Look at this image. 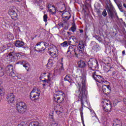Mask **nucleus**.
<instances>
[{"label":"nucleus","mask_w":126,"mask_h":126,"mask_svg":"<svg viewBox=\"0 0 126 126\" xmlns=\"http://www.w3.org/2000/svg\"><path fill=\"white\" fill-rule=\"evenodd\" d=\"M79 91L80 92V94L78 97V101L81 102V108L82 109L81 111V118L82 120V122L84 126H85L84 125V120H83V107H85L84 105V102L87 101V94L88 92L86 90V85L85 84V81L84 80L82 81V83L79 86Z\"/></svg>","instance_id":"f257e3e1"},{"label":"nucleus","mask_w":126,"mask_h":126,"mask_svg":"<svg viewBox=\"0 0 126 126\" xmlns=\"http://www.w3.org/2000/svg\"><path fill=\"white\" fill-rule=\"evenodd\" d=\"M65 94L62 92H59L58 94H55L53 95V99L57 103H63L64 101Z\"/></svg>","instance_id":"f03ea898"},{"label":"nucleus","mask_w":126,"mask_h":126,"mask_svg":"<svg viewBox=\"0 0 126 126\" xmlns=\"http://www.w3.org/2000/svg\"><path fill=\"white\" fill-rule=\"evenodd\" d=\"M17 111L19 114H24L27 110V105L24 102H19L16 104Z\"/></svg>","instance_id":"7ed1b4c3"},{"label":"nucleus","mask_w":126,"mask_h":126,"mask_svg":"<svg viewBox=\"0 0 126 126\" xmlns=\"http://www.w3.org/2000/svg\"><path fill=\"white\" fill-rule=\"evenodd\" d=\"M47 45H48V43L45 42H38L34 47L35 51L38 52V53H42L43 51H45L47 48Z\"/></svg>","instance_id":"20e7f679"},{"label":"nucleus","mask_w":126,"mask_h":126,"mask_svg":"<svg viewBox=\"0 0 126 126\" xmlns=\"http://www.w3.org/2000/svg\"><path fill=\"white\" fill-rule=\"evenodd\" d=\"M66 55L67 57H69V58H73V57H76V58H80L78 52H77V50L76 51L75 48L72 47V46L68 47Z\"/></svg>","instance_id":"39448f33"},{"label":"nucleus","mask_w":126,"mask_h":126,"mask_svg":"<svg viewBox=\"0 0 126 126\" xmlns=\"http://www.w3.org/2000/svg\"><path fill=\"white\" fill-rule=\"evenodd\" d=\"M84 44L83 41H79L77 47V53L80 58H83V53H84Z\"/></svg>","instance_id":"423d86ee"},{"label":"nucleus","mask_w":126,"mask_h":126,"mask_svg":"<svg viewBox=\"0 0 126 126\" xmlns=\"http://www.w3.org/2000/svg\"><path fill=\"white\" fill-rule=\"evenodd\" d=\"M30 96L31 100H33V98H36L34 100H38L40 97V91L36 88H33L30 93Z\"/></svg>","instance_id":"0eeeda50"},{"label":"nucleus","mask_w":126,"mask_h":126,"mask_svg":"<svg viewBox=\"0 0 126 126\" xmlns=\"http://www.w3.org/2000/svg\"><path fill=\"white\" fill-rule=\"evenodd\" d=\"M88 65L89 66V68H94L96 66H98V62L96 60H93L92 59H90L88 62Z\"/></svg>","instance_id":"6e6552de"},{"label":"nucleus","mask_w":126,"mask_h":126,"mask_svg":"<svg viewBox=\"0 0 126 126\" xmlns=\"http://www.w3.org/2000/svg\"><path fill=\"white\" fill-rule=\"evenodd\" d=\"M57 52V47L54 45H52L50 46V48L48 49V53L51 55V56H54L56 58L57 57V54L56 53Z\"/></svg>","instance_id":"1a4fd4ad"},{"label":"nucleus","mask_w":126,"mask_h":126,"mask_svg":"<svg viewBox=\"0 0 126 126\" xmlns=\"http://www.w3.org/2000/svg\"><path fill=\"white\" fill-rule=\"evenodd\" d=\"M16 64H22V65H23L24 67L26 68L27 71H28L30 68V64H29L28 62L25 61H19L16 63Z\"/></svg>","instance_id":"9d476101"},{"label":"nucleus","mask_w":126,"mask_h":126,"mask_svg":"<svg viewBox=\"0 0 126 126\" xmlns=\"http://www.w3.org/2000/svg\"><path fill=\"white\" fill-rule=\"evenodd\" d=\"M15 98L14 94H13V93L8 94L6 96V99H7V101L9 104L13 103Z\"/></svg>","instance_id":"9b49d317"},{"label":"nucleus","mask_w":126,"mask_h":126,"mask_svg":"<svg viewBox=\"0 0 126 126\" xmlns=\"http://www.w3.org/2000/svg\"><path fill=\"white\" fill-rule=\"evenodd\" d=\"M47 8L48 9V11L49 12H51L52 14H56L57 13V9L55 7V5H51V4H48L47 6Z\"/></svg>","instance_id":"f8f14e48"},{"label":"nucleus","mask_w":126,"mask_h":126,"mask_svg":"<svg viewBox=\"0 0 126 126\" xmlns=\"http://www.w3.org/2000/svg\"><path fill=\"white\" fill-rule=\"evenodd\" d=\"M108 15L110 16L111 19L114 18V13H115V9L112 7H108L107 9Z\"/></svg>","instance_id":"ddd939ff"},{"label":"nucleus","mask_w":126,"mask_h":126,"mask_svg":"<svg viewBox=\"0 0 126 126\" xmlns=\"http://www.w3.org/2000/svg\"><path fill=\"white\" fill-rule=\"evenodd\" d=\"M93 78L99 83H103L104 82V79L101 76L95 74L94 75Z\"/></svg>","instance_id":"4468645a"},{"label":"nucleus","mask_w":126,"mask_h":126,"mask_svg":"<svg viewBox=\"0 0 126 126\" xmlns=\"http://www.w3.org/2000/svg\"><path fill=\"white\" fill-rule=\"evenodd\" d=\"M24 45H25L24 42L20 40H17L15 43V46L17 48H23Z\"/></svg>","instance_id":"2eb2a0df"},{"label":"nucleus","mask_w":126,"mask_h":126,"mask_svg":"<svg viewBox=\"0 0 126 126\" xmlns=\"http://www.w3.org/2000/svg\"><path fill=\"white\" fill-rule=\"evenodd\" d=\"M24 57H25V54L24 53H23L22 52H18V53H15L14 58V59L17 58L19 60H21V59L23 58Z\"/></svg>","instance_id":"dca6fc26"},{"label":"nucleus","mask_w":126,"mask_h":126,"mask_svg":"<svg viewBox=\"0 0 126 126\" xmlns=\"http://www.w3.org/2000/svg\"><path fill=\"white\" fill-rule=\"evenodd\" d=\"M112 109V103L111 102L106 103V105L103 107V110L105 112H111V110Z\"/></svg>","instance_id":"f3484780"},{"label":"nucleus","mask_w":126,"mask_h":126,"mask_svg":"<svg viewBox=\"0 0 126 126\" xmlns=\"http://www.w3.org/2000/svg\"><path fill=\"white\" fill-rule=\"evenodd\" d=\"M78 66L83 68V67H86L87 66L86 63L83 60H80L78 62Z\"/></svg>","instance_id":"a211bd4d"},{"label":"nucleus","mask_w":126,"mask_h":126,"mask_svg":"<svg viewBox=\"0 0 126 126\" xmlns=\"http://www.w3.org/2000/svg\"><path fill=\"white\" fill-rule=\"evenodd\" d=\"M54 64V62H53V59H49L48 60V63L47 64V68H51L53 67V65Z\"/></svg>","instance_id":"6ab92c4d"},{"label":"nucleus","mask_w":126,"mask_h":126,"mask_svg":"<svg viewBox=\"0 0 126 126\" xmlns=\"http://www.w3.org/2000/svg\"><path fill=\"white\" fill-rule=\"evenodd\" d=\"M64 79L65 81H68L70 83H72L73 82V81L71 79L70 75H66Z\"/></svg>","instance_id":"aec40b11"},{"label":"nucleus","mask_w":126,"mask_h":126,"mask_svg":"<svg viewBox=\"0 0 126 126\" xmlns=\"http://www.w3.org/2000/svg\"><path fill=\"white\" fill-rule=\"evenodd\" d=\"M13 70V66L12 65H8L5 68V72H10Z\"/></svg>","instance_id":"412c9836"},{"label":"nucleus","mask_w":126,"mask_h":126,"mask_svg":"<svg viewBox=\"0 0 126 126\" xmlns=\"http://www.w3.org/2000/svg\"><path fill=\"white\" fill-rule=\"evenodd\" d=\"M6 38H7L8 40H12V39H13V34L10 32H8L6 34Z\"/></svg>","instance_id":"4be33fe9"},{"label":"nucleus","mask_w":126,"mask_h":126,"mask_svg":"<svg viewBox=\"0 0 126 126\" xmlns=\"http://www.w3.org/2000/svg\"><path fill=\"white\" fill-rule=\"evenodd\" d=\"M89 73H90V74H92V77H94V75H95L96 74V71L94 69H92V68H89Z\"/></svg>","instance_id":"5701e85b"},{"label":"nucleus","mask_w":126,"mask_h":126,"mask_svg":"<svg viewBox=\"0 0 126 126\" xmlns=\"http://www.w3.org/2000/svg\"><path fill=\"white\" fill-rule=\"evenodd\" d=\"M104 70L105 72H109V71H113V70H115V68L110 67V69H109L107 67H104Z\"/></svg>","instance_id":"b1692460"},{"label":"nucleus","mask_w":126,"mask_h":126,"mask_svg":"<svg viewBox=\"0 0 126 126\" xmlns=\"http://www.w3.org/2000/svg\"><path fill=\"white\" fill-rule=\"evenodd\" d=\"M14 13H16V11H15V9H11L8 11V14L10 15V16L11 17Z\"/></svg>","instance_id":"393cba45"},{"label":"nucleus","mask_w":126,"mask_h":126,"mask_svg":"<svg viewBox=\"0 0 126 126\" xmlns=\"http://www.w3.org/2000/svg\"><path fill=\"white\" fill-rule=\"evenodd\" d=\"M15 53L14 52H12L9 53L7 57L8 58H10V59H14V55H15Z\"/></svg>","instance_id":"a878e982"},{"label":"nucleus","mask_w":126,"mask_h":126,"mask_svg":"<svg viewBox=\"0 0 126 126\" xmlns=\"http://www.w3.org/2000/svg\"><path fill=\"white\" fill-rule=\"evenodd\" d=\"M5 93V91H4V89L2 88V87L0 86V96H3L4 95V93Z\"/></svg>","instance_id":"bb28decb"},{"label":"nucleus","mask_w":126,"mask_h":126,"mask_svg":"<svg viewBox=\"0 0 126 126\" xmlns=\"http://www.w3.org/2000/svg\"><path fill=\"white\" fill-rule=\"evenodd\" d=\"M116 124L115 126H122V123L120 120H115Z\"/></svg>","instance_id":"cd10ccee"},{"label":"nucleus","mask_w":126,"mask_h":126,"mask_svg":"<svg viewBox=\"0 0 126 126\" xmlns=\"http://www.w3.org/2000/svg\"><path fill=\"white\" fill-rule=\"evenodd\" d=\"M9 75L11 76V77H15V76H16V73L13 70L10 72Z\"/></svg>","instance_id":"c85d7f7f"},{"label":"nucleus","mask_w":126,"mask_h":126,"mask_svg":"<svg viewBox=\"0 0 126 126\" xmlns=\"http://www.w3.org/2000/svg\"><path fill=\"white\" fill-rule=\"evenodd\" d=\"M70 29L72 32H75V31H76V27L75 26V24H72V26L71 27Z\"/></svg>","instance_id":"c756f323"},{"label":"nucleus","mask_w":126,"mask_h":126,"mask_svg":"<svg viewBox=\"0 0 126 126\" xmlns=\"http://www.w3.org/2000/svg\"><path fill=\"white\" fill-rule=\"evenodd\" d=\"M4 75V70L2 67H0V77H1Z\"/></svg>","instance_id":"7c9ffc66"},{"label":"nucleus","mask_w":126,"mask_h":126,"mask_svg":"<svg viewBox=\"0 0 126 126\" xmlns=\"http://www.w3.org/2000/svg\"><path fill=\"white\" fill-rule=\"evenodd\" d=\"M12 19H13L14 20H17L18 17V15H17V13H14V14L11 17Z\"/></svg>","instance_id":"2f4dec72"},{"label":"nucleus","mask_w":126,"mask_h":126,"mask_svg":"<svg viewBox=\"0 0 126 126\" xmlns=\"http://www.w3.org/2000/svg\"><path fill=\"white\" fill-rule=\"evenodd\" d=\"M107 89H108V87H107V85H102V91H103V92H107Z\"/></svg>","instance_id":"473e14b6"},{"label":"nucleus","mask_w":126,"mask_h":126,"mask_svg":"<svg viewBox=\"0 0 126 126\" xmlns=\"http://www.w3.org/2000/svg\"><path fill=\"white\" fill-rule=\"evenodd\" d=\"M117 5L120 11H121V12H124V9H123V5H122V4H117Z\"/></svg>","instance_id":"72a5a7b5"},{"label":"nucleus","mask_w":126,"mask_h":126,"mask_svg":"<svg viewBox=\"0 0 126 126\" xmlns=\"http://www.w3.org/2000/svg\"><path fill=\"white\" fill-rule=\"evenodd\" d=\"M62 47H67V41H64L61 44Z\"/></svg>","instance_id":"f704fd0d"},{"label":"nucleus","mask_w":126,"mask_h":126,"mask_svg":"<svg viewBox=\"0 0 126 126\" xmlns=\"http://www.w3.org/2000/svg\"><path fill=\"white\" fill-rule=\"evenodd\" d=\"M102 15H103V16L104 17H106V16L107 15H108V14L107 13V11H106V10H105V9H104V10L103 11V12H102Z\"/></svg>","instance_id":"c9c22d12"},{"label":"nucleus","mask_w":126,"mask_h":126,"mask_svg":"<svg viewBox=\"0 0 126 126\" xmlns=\"http://www.w3.org/2000/svg\"><path fill=\"white\" fill-rule=\"evenodd\" d=\"M48 19V15L44 14L43 16V20L45 22H47Z\"/></svg>","instance_id":"e433bc0d"},{"label":"nucleus","mask_w":126,"mask_h":126,"mask_svg":"<svg viewBox=\"0 0 126 126\" xmlns=\"http://www.w3.org/2000/svg\"><path fill=\"white\" fill-rule=\"evenodd\" d=\"M99 49H100V46L99 45H96L94 47V50L96 52H98V51H99Z\"/></svg>","instance_id":"4c0bfd02"},{"label":"nucleus","mask_w":126,"mask_h":126,"mask_svg":"<svg viewBox=\"0 0 126 126\" xmlns=\"http://www.w3.org/2000/svg\"><path fill=\"white\" fill-rule=\"evenodd\" d=\"M35 3H40L42 2V0H33Z\"/></svg>","instance_id":"58836bf2"},{"label":"nucleus","mask_w":126,"mask_h":126,"mask_svg":"<svg viewBox=\"0 0 126 126\" xmlns=\"http://www.w3.org/2000/svg\"><path fill=\"white\" fill-rule=\"evenodd\" d=\"M65 24H67V23H60L59 24V26H62V27H64V25H65Z\"/></svg>","instance_id":"ea45409f"},{"label":"nucleus","mask_w":126,"mask_h":126,"mask_svg":"<svg viewBox=\"0 0 126 126\" xmlns=\"http://www.w3.org/2000/svg\"><path fill=\"white\" fill-rule=\"evenodd\" d=\"M35 124H36V125H35L36 126H42V123H40L38 122H35Z\"/></svg>","instance_id":"a19ab883"},{"label":"nucleus","mask_w":126,"mask_h":126,"mask_svg":"<svg viewBox=\"0 0 126 126\" xmlns=\"http://www.w3.org/2000/svg\"><path fill=\"white\" fill-rule=\"evenodd\" d=\"M36 124L35 122H32L30 124L29 126H36Z\"/></svg>","instance_id":"79ce46f5"},{"label":"nucleus","mask_w":126,"mask_h":126,"mask_svg":"<svg viewBox=\"0 0 126 126\" xmlns=\"http://www.w3.org/2000/svg\"><path fill=\"white\" fill-rule=\"evenodd\" d=\"M74 40H76V38H75V37L72 38V39L71 40H69L68 43H69V45H70V44H71V41H74Z\"/></svg>","instance_id":"37998d69"},{"label":"nucleus","mask_w":126,"mask_h":126,"mask_svg":"<svg viewBox=\"0 0 126 126\" xmlns=\"http://www.w3.org/2000/svg\"><path fill=\"white\" fill-rule=\"evenodd\" d=\"M43 77H44V75H43V74H41L39 77L40 80H42V78H43Z\"/></svg>","instance_id":"c03bdc74"},{"label":"nucleus","mask_w":126,"mask_h":126,"mask_svg":"<svg viewBox=\"0 0 126 126\" xmlns=\"http://www.w3.org/2000/svg\"><path fill=\"white\" fill-rule=\"evenodd\" d=\"M56 114H57V115H60V114H61L62 112H61V111L57 110V111H56Z\"/></svg>","instance_id":"a18cd8bd"},{"label":"nucleus","mask_w":126,"mask_h":126,"mask_svg":"<svg viewBox=\"0 0 126 126\" xmlns=\"http://www.w3.org/2000/svg\"><path fill=\"white\" fill-rule=\"evenodd\" d=\"M112 72V75L114 76L115 74H116V71L115 70H113V71H110Z\"/></svg>","instance_id":"49530a36"},{"label":"nucleus","mask_w":126,"mask_h":126,"mask_svg":"<svg viewBox=\"0 0 126 126\" xmlns=\"http://www.w3.org/2000/svg\"><path fill=\"white\" fill-rule=\"evenodd\" d=\"M107 91H109V90H111V87H110L109 85L107 86Z\"/></svg>","instance_id":"de8ad7c7"},{"label":"nucleus","mask_w":126,"mask_h":126,"mask_svg":"<svg viewBox=\"0 0 126 126\" xmlns=\"http://www.w3.org/2000/svg\"><path fill=\"white\" fill-rule=\"evenodd\" d=\"M64 18H65V19H66L67 20H68V19H69V18H70V16L69 17H67V16H65Z\"/></svg>","instance_id":"09e8293b"},{"label":"nucleus","mask_w":126,"mask_h":126,"mask_svg":"<svg viewBox=\"0 0 126 126\" xmlns=\"http://www.w3.org/2000/svg\"><path fill=\"white\" fill-rule=\"evenodd\" d=\"M122 55H123V56H125V55H126V51L124 50L122 52Z\"/></svg>","instance_id":"8fccbe9b"},{"label":"nucleus","mask_w":126,"mask_h":126,"mask_svg":"<svg viewBox=\"0 0 126 126\" xmlns=\"http://www.w3.org/2000/svg\"><path fill=\"white\" fill-rule=\"evenodd\" d=\"M12 0V1H19V2H20L22 0Z\"/></svg>","instance_id":"3c124183"},{"label":"nucleus","mask_w":126,"mask_h":126,"mask_svg":"<svg viewBox=\"0 0 126 126\" xmlns=\"http://www.w3.org/2000/svg\"><path fill=\"white\" fill-rule=\"evenodd\" d=\"M60 69L61 71L63 70V66L62 65V66H61V68H60Z\"/></svg>","instance_id":"603ef678"},{"label":"nucleus","mask_w":126,"mask_h":126,"mask_svg":"<svg viewBox=\"0 0 126 126\" xmlns=\"http://www.w3.org/2000/svg\"><path fill=\"white\" fill-rule=\"evenodd\" d=\"M43 82H47L48 83V81H49L48 80H47V79H45L44 80H42Z\"/></svg>","instance_id":"864d4df0"},{"label":"nucleus","mask_w":126,"mask_h":126,"mask_svg":"<svg viewBox=\"0 0 126 126\" xmlns=\"http://www.w3.org/2000/svg\"><path fill=\"white\" fill-rule=\"evenodd\" d=\"M123 102H124V104H125L126 105V98L124 99Z\"/></svg>","instance_id":"5fc2aeb1"},{"label":"nucleus","mask_w":126,"mask_h":126,"mask_svg":"<svg viewBox=\"0 0 126 126\" xmlns=\"http://www.w3.org/2000/svg\"><path fill=\"white\" fill-rule=\"evenodd\" d=\"M52 126H59V125H58V124H54L52 125Z\"/></svg>","instance_id":"6e6d98bb"},{"label":"nucleus","mask_w":126,"mask_h":126,"mask_svg":"<svg viewBox=\"0 0 126 126\" xmlns=\"http://www.w3.org/2000/svg\"><path fill=\"white\" fill-rule=\"evenodd\" d=\"M50 76H51V74L49 73V75L47 76L48 79H50Z\"/></svg>","instance_id":"4d7b16f0"},{"label":"nucleus","mask_w":126,"mask_h":126,"mask_svg":"<svg viewBox=\"0 0 126 126\" xmlns=\"http://www.w3.org/2000/svg\"><path fill=\"white\" fill-rule=\"evenodd\" d=\"M80 33H83V30H79Z\"/></svg>","instance_id":"13d9d810"},{"label":"nucleus","mask_w":126,"mask_h":126,"mask_svg":"<svg viewBox=\"0 0 126 126\" xmlns=\"http://www.w3.org/2000/svg\"><path fill=\"white\" fill-rule=\"evenodd\" d=\"M123 6L124 7H125V8H126V3H124L123 4Z\"/></svg>","instance_id":"bf43d9fd"},{"label":"nucleus","mask_w":126,"mask_h":126,"mask_svg":"<svg viewBox=\"0 0 126 126\" xmlns=\"http://www.w3.org/2000/svg\"><path fill=\"white\" fill-rule=\"evenodd\" d=\"M71 46H72V47H75L76 46V44L75 45H71Z\"/></svg>","instance_id":"052dcab7"},{"label":"nucleus","mask_w":126,"mask_h":126,"mask_svg":"<svg viewBox=\"0 0 126 126\" xmlns=\"http://www.w3.org/2000/svg\"><path fill=\"white\" fill-rule=\"evenodd\" d=\"M114 0L115 2L116 3H117V2H118V1H117V0Z\"/></svg>","instance_id":"680f3d73"},{"label":"nucleus","mask_w":126,"mask_h":126,"mask_svg":"<svg viewBox=\"0 0 126 126\" xmlns=\"http://www.w3.org/2000/svg\"><path fill=\"white\" fill-rule=\"evenodd\" d=\"M77 43H78V42H77V41H75V44H77Z\"/></svg>","instance_id":"e2e57ef3"},{"label":"nucleus","mask_w":126,"mask_h":126,"mask_svg":"<svg viewBox=\"0 0 126 126\" xmlns=\"http://www.w3.org/2000/svg\"><path fill=\"white\" fill-rule=\"evenodd\" d=\"M43 74L44 75H45V74H47V73H46V72L43 73Z\"/></svg>","instance_id":"0e129e2a"},{"label":"nucleus","mask_w":126,"mask_h":126,"mask_svg":"<svg viewBox=\"0 0 126 126\" xmlns=\"http://www.w3.org/2000/svg\"><path fill=\"white\" fill-rule=\"evenodd\" d=\"M67 34H70V32H67Z\"/></svg>","instance_id":"69168bd1"},{"label":"nucleus","mask_w":126,"mask_h":126,"mask_svg":"<svg viewBox=\"0 0 126 126\" xmlns=\"http://www.w3.org/2000/svg\"><path fill=\"white\" fill-rule=\"evenodd\" d=\"M43 85V86H45L46 85L45 84H44Z\"/></svg>","instance_id":"338daca9"},{"label":"nucleus","mask_w":126,"mask_h":126,"mask_svg":"<svg viewBox=\"0 0 126 126\" xmlns=\"http://www.w3.org/2000/svg\"><path fill=\"white\" fill-rule=\"evenodd\" d=\"M65 29H67V27H66V28H65Z\"/></svg>","instance_id":"774afa93"}]
</instances>
